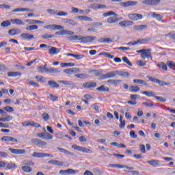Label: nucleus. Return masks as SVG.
I'll list each match as a JSON object with an SVG mask.
<instances>
[{
    "label": "nucleus",
    "instance_id": "de8ad7c7",
    "mask_svg": "<svg viewBox=\"0 0 175 175\" xmlns=\"http://www.w3.org/2000/svg\"><path fill=\"white\" fill-rule=\"evenodd\" d=\"M39 27L36 25H29L26 27V30L27 31H35V29H38Z\"/></svg>",
    "mask_w": 175,
    "mask_h": 175
},
{
    "label": "nucleus",
    "instance_id": "09e8293b",
    "mask_svg": "<svg viewBox=\"0 0 175 175\" xmlns=\"http://www.w3.org/2000/svg\"><path fill=\"white\" fill-rule=\"evenodd\" d=\"M58 151L63 152L64 154H68V155H73V153L69 152L68 150H66L62 148H57Z\"/></svg>",
    "mask_w": 175,
    "mask_h": 175
},
{
    "label": "nucleus",
    "instance_id": "680f3d73",
    "mask_svg": "<svg viewBox=\"0 0 175 175\" xmlns=\"http://www.w3.org/2000/svg\"><path fill=\"white\" fill-rule=\"evenodd\" d=\"M139 98H140V96L139 94L130 95V99H131V100H136V99H139Z\"/></svg>",
    "mask_w": 175,
    "mask_h": 175
},
{
    "label": "nucleus",
    "instance_id": "39448f33",
    "mask_svg": "<svg viewBox=\"0 0 175 175\" xmlns=\"http://www.w3.org/2000/svg\"><path fill=\"white\" fill-rule=\"evenodd\" d=\"M72 148L76 150V151H79L80 152H85L86 154H92L93 151L91 150V147L85 148L83 146H80L77 144L72 145Z\"/></svg>",
    "mask_w": 175,
    "mask_h": 175
},
{
    "label": "nucleus",
    "instance_id": "393cba45",
    "mask_svg": "<svg viewBox=\"0 0 175 175\" xmlns=\"http://www.w3.org/2000/svg\"><path fill=\"white\" fill-rule=\"evenodd\" d=\"M38 70L40 73H48L49 68L47 64H44V66H39Z\"/></svg>",
    "mask_w": 175,
    "mask_h": 175
},
{
    "label": "nucleus",
    "instance_id": "f8f14e48",
    "mask_svg": "<svg viewBox=\"0 0 175 175\" xmlns=\"http://www.w3.org/2000/svg\"><path fill=\"white\" fill-rule=\"evenodd\" d=\"M128 17L132 21H137V20H142L143 18V15L142 14H129Z\"/></svg>",
    "mask_w": 175,
    "mask_h": 175
},
{
    "label": "nucleus",
    "instance_id": "37998d69",
    "mask_svg": "<svg viewBox=\"0 0 175 175\" xmlns=\"http://www.w3.org/2000/svg\"><path fill=\"white\" fill-rule=\"evenodd\" d=\"M90 73H92V75H94V76H101L102 73H103V70H92L90 71Z\"/></svg>",
    "mask_w": 175,
    "mask_h": 175
},
{
    "label": "nucleus",
    "instance_id": "a19ab883",
    "mask_svg": "<svg viewBox=\"0 0 175 175\" xmlns=\"http://www.w3.org/2000/svg\"><path fill=\"white\" fill-rule=\"evenodd\" d=\"M161 161L159 160H149L147 161L148 163H149V165H151L152 166L157 165V166H159V163Z\"/></svg>",
    "mask_w": 175,
    "mask_h": 175
},
{
    "label": "nucleus",
    "instance_id": "0eeeda50",
    "mask_svg": "<svg viewBox=\"0 0 175 175\" xmlns=\"http://www.w3.org/2000/svg\"><path fill=\"white\" fill-rule=\"evenodd\" d=\"M37 137L42 138L44 140H53V139L54 138V136H53V135L47 132H44V133H38Z\"/></svg>",
    "mask_w": 175,
    "mask_h": 175
},
{
    "label": "nucleus",
    "instance_id": "bf43d9fd",
    "mask_svg": "<svg viewBox=\"0 0 175 175\" xmlns=\"http://www.w3.org/2000/svg\"><path fill=\"white\" fill-rule=\"evenodd\" d=\"M42 117L44 121H47L48 120H50V116L46 112L42 114Z\"/></svg>",
    "mask_w": 175,
    "mask_h": 175
},
{
    "label": "nucleus",
    "instance_id": "69168bd1",
    "mask_svg": "<svg viewBox=\"0 0 175 175\" xmlns=\"http://www.w3.org/2000/svg\"><path fill=\"white\" fill-rule=\"evenodd\" d=\"M154 98L157 99V100H159V102H163V103L166 102V98H164L162 96H154Z\"/></svg>",
    "mask_w": 175,
    "mask_h": 175
},
{
    "label": "nucleus",
    "instance_id": "864d4df0",
    "mask_svg": "<svg viewBox=\"0 0 175 175\" xmlns=\"http://www.w3.org/2000/svg\"><path fill=\"white\" fill-rule=\"evenodd\" d=\"M5 111H7V113H13L14 111V108L10 107V106H6L4 107Z\"/></svg>",
    "mask_w": 175,
    "mask_h": 175
},
{
    "label": "nucleus",
    "instance_id": "f257e3e1",
    "mask_svg": "<svg viewBox=\"0 0 175 175\" xmlns=\"http://www.w3.org/2000/svg\"><path fill=\"white\" fill-rule=\"evenodd\" d=\"M70 36L67 37V40L70 42H75V43H90V42H94L96 38L92 36H73L70 35Z\"/></svg>",
    "mask_w": 175,
    "mask_h": 175
},
{
    "label": "nucleus",
    "instance_id": "a211bd4d",
    "mask_svg": "<svg viewBox=\"0 0 175 175\" xmlns=\"http://www.w3.org/2000/svg\"><path fill=\"white\" fill-rule=\"evenodd\" d=\"M83 88L90 89V88H95L96 87V82H86L83 83Z\"/></svg>",
    "mask_w": 175,
    "mask_h": 175
},
{
    "label": "nucleus",
    "instance_id": "49530a36",
    "mask_svg": "<svg viewBox=\"0 0 175 175\" xmlns=\"http://www.w3.org/2000/svg\"><path fill=\"white\" fill-rule=\"evenodd\" d=\"M78 18L83 21H92V18L86 16H79Z\"/></svg>",
    "mask_w": 175,
    "mask_h": 175
},
{
    "label": "nucleus",
    "instance_id": "f03ea898",
    "mask_svg": "<svg viewBox=\"0 0 175 175\" xmlns=\"http://www.w3.org/2000/svg\"><path fill=\"white\" fill-rule=\"evenodd\" d=\"M51 29L53 31H55V29H62L59 31H57L55 33V35H59L61 36H63L64 35H75V32L72 31L70 30H65L64 29V27L59 25H51Z\"/></svg>",
    "mask_w": 175,
    "mask_h": 175
},
{
    "label": "nucleus",
    "instance_id": "4c0bfd02",
    "mask_svg": "<svg viewBox=\"0 0 175 175\" xmlns=\"http://www.w3.org/2000/svg\"><path fill=\"white\" fill-rule=\"evenodd\" d=\"M151 16H153L154 18H156L157 21H162V16L159 14H157L155 12H152Z\"/></svg>",
    "mask_w": 175,
    "mask_h": 175
},
{
    "label": "nucleus",
    "instance_id": "603ef678",
    "mask_svg": "<svg viewBox=\"0 0 175 175\" xmlns=\"http://www.w3.org/2000/svg\"><path fill=\"white\" fill-rule=\"evenodd\" d=\"M75 77L77 79H87L88 75L87 74H75Z\"/></svg>",
    "mask_w": 175,
    "mask_h": 175
},
{
    "label": "nucleus",
    "instance_id": "72a5a7b5",
    "mask_svg": "<svg viewBox=\"0 0 175 175\" xmlns=\"http://www.w3.org/2000/svg\"><path fill=\"white\" fill-rule=\"evenodd\" d=\"M6 170H10V169H16L17 167V165H16V163H12V161L6 164Z\"/></svg>",
    "mask_w": 175,
    "mask_h": 175
},
{
    "label": "nucleus",
    "instance_id": "1a4fd4ad",
    "mask_svg": "<svg viewBox=\"0 0 175 175\" xmlns=\"http://www.w3.org/2000/svg\"><path fill=\"white\" fill-rule=\"evenodd\" d=\"M148 80H150V81H152V83H156V84H159V85H169L170 83H165L163 81H161L157 78H153L152 77H147Z\"/></svg>",
    "mask_w": 175,
    "mask_h": 175
},
{
    "label": "nucleus",
    "instance_id": "dca6fc26",
    "mask_svg": "<svg viewBox=\"0 0 175 175\" xmlns=\"http://www.w3.org/2000/svg\"><path fill=\"white\" fill-rule=\"evenodd\" d=\"M76 173H79V171L73 169L59 171V174H76Z\"/></svg>",
    "mask_w": 175,
    "mask_h": 175
},
{
    "label": "nucleus",
    "instance_id": "c756f323",
    "mask_svg": "<svg viewBox=\"0 0 175 175\" xmlns=\"http://www.w3.org/2000/svg\"><path fill=\"white\" fill-rule=\"evenodd\" d=\"M96 90V91H99L100 92H108L109 89L108 87L102 85L101 86L97 88Z\"/></svg>",
    "mask_w": 175,
    "mask_h": 175
},
{
    "label": "nucleus",
    "instance_id": "5701e85b",
    "mask_svg": "<svg viewBox=\"0 0 175 175\" xmlns=\"http://www.w3.org/2000/svg\"><path fill=\"white\" fill-rule=\"evenodd\" d=\"M21 31L19 29H11L8 31V35L10 36H14V35H18Z\"/></svg>",
    "mask_w": 175,
    "mask_h": 175
},
{
    "label": "nucleus",
    "instance_id": "ddd939ff",
    "mask_svg": "<svg viewBox=\"0 0 175 175\" xmlns=\"http://www.w3.org/2000/svg\"><path fill=\"white\" fill-rule=\"evenodd\" d=\"M8 150L12 154H15L16 155H21V154H25L26 152V150L24 149H14L10 148Z\"/></svg>",
    "mask_w": 175,
    "mask_h": 175
},
{
    "label": "nucleus",
    "instance_id": "20e7f679",
    "mask_svg": "<svg viewBox=\"0 0 175 175\" xmlns=\"http://www.w3.org/2000/svg\"><path fill=\"white\" fill-rule=\"evenodd\" d=\"M136 53L141 54L140 55L142 59H146V58H150V59H152V56H151V49H140L136 51Z\"/></svg>",
    "mask_w": 175,
    "mask_h": 175
},
{
    "label": "nucleus",
    "instance_id": "ea45409f",
    "mask_svg": "<svg viewBox=\"0 0 175 175\" xmlns=\"http://www.w3.org/2000/svg\"><path fill=\"white\" fill-rule=\"evenodd\" d=\"M29 8H16L12 10V13H17L18 12H30Z\"/></svg>",
    "mask_w": 175,
    "mask_h": 175
},
{
    "label": "nucleus",
    "instance_id": "bb28decb",
    "mask_svg": "<svg viewBox=\"0 0 175 175\" xmlns=\"http://www.w3.org/2000/svg\"><path fill=\"white\" fill-rule=\"evenodd\" d=\"M92 9H106V5L94 3L91 5Z\"/></svg>",
    "mask_w": 175,
    "mask_h": 175
},
{
    "label": "nucleus",
    "instance_id": "6e6d98bb",
    "mask_svg": "<svg viewBox=\"0 0 175 175\" xmlns=\"http://www.w3.org/2000/svg\"><path fill=\"white\" fill-rule=\"evenodd\" d=\"M42 39H52L53 38H55L54 34H44L42 36Z\"/></svg>",
    "mask_w": 175,
    "mask_h": 175
},
{
    "label": "nucleus",
    "instance_id": "2f4dec72",
    "mask_svg": "<svg viewBox=\"0 0 175 175\" xmlns=\"http://www.w3.org/2000/svg\"><path fill=\"white\" fill-rule=\"evenodd\" d=\"M122 81L120 79H109L107 81V83H109V84H111V85H118V84H120Z\"/></svg>",
    "mask_w": 175,
    "mask_h": 175
},
{
    "label": "nucleus",
    "instance_id": "8fccbe9b",
    "mask_svg": "<svg viewBox=\"0 0 175 175\" xmlns=\"http://www.w3.org/2000/svg\"><path fill=\"white\" fill-rule=\"evenodd\" d=\"M167 64L163 63V62H161V64H157V66L158 68H160L161 69H163V70H167Z\"/></svg>",
    "mask_w": 175,
    "mask_h": 175
},
{
    "label": "nucleus",
    "instance_id": "5fc2aeb1",
    "mask_svg": "<svg viewBox=\"0 0 175 175\" xmlns=\"http://www.w3.org/2000/svg\"><path fill=\"white\" fill-rule=\"evenodd\" d=\"M100 43H109L113 42V40L109 38H104L100 40Z\"/></svg>",
    "mask_w": 175,
    "mask_h": 175
},
{
    "label": "nucleus",
    "instance_id": "412c9836",
    "mask_svg": "<svg viewBox=\"0 0 175 175\" xmlns=\"http://www.w3.org/2000/svg\"><path fill=\"white\" fill-rule=\"evenodd\" d=\"M49 165H54L55 166H64V163L58 160H50L48 161Z\"/></svg>",
    "mask_w": 175,
    "mask_h": 175
},
{
    "label": "nucleus",
    "instance_id": "a18cd8bd",
    "mask_svg": "<svg viewBox=\"0 0 175 175\" xmlns=\"http://www.w3.org/2000/svg\"><path fill=\"white\" fill-rule=\"evenodd\" d=\"M13 120V116H8L5 118H0V121H3V122H9V121H12Z\"/></svg>",
    "mask_w": 175,
    "mask_h": 175
},
{
    "label": "nucleus",
    "instance_id": "4d7b16f0",
    "mask_svg": "<svg viewBox=\"0 0 175 175\" xmlns=\"http://www.w3.org/2000/svg\"><path fill=\"white\" fill-rule=\"evenodd\" d=\"M166 65L170 68V69H173V68L175 67V63L172 61H167L166 63Z\"/></svg>",
    "mask_w": 175,
    "mask_h": 175
},
{
    "label": "nucleus",
    "instance_id": "423d86ee",
    "mask_svg": "<svg viewBox=\"0 0 175 175\" xmlns=\"http://www.w3.org/2000/svg\"><path fill=\"white\" fill-rule=\"evenodd\" d=\"M118 76V70L111 71L105 75H102L100 76V80H106L107 79H113Z\"/></svg>",
    "mask_w": 175,
    "mask_h": 175
},
{
    "label": "nucleus",
    "instance_id": "774afa93",
    "mask_svg": "<svg viewBox=\"0 0 175 175\" xmlns=\"http://www.w3.org/2000/svg\"><path fill=\"white\" fill-rule=\"evenodd\" d=\"M137 65H138V66H146V62H143L142 60H138V61H137Z\"/></svg>",
    "mask_w": 175,
    "mask_h": 175
},
{
    "label": "nucleus",
    "instance_id": "b1692460",
    "mask_svg": "<svg viewBox=\"0 0 175 175\" xmlns=\"http://www.w3.org/2000/svg\"><path fill=\"white\" fill-rule=\"evenodd\" d=\"M59 53V49L55 48L54 46H51V49L49 51V53L53 55H55Z\"/></svg>",
    "mask_w": 175,
    "mask_h": 175
},
{
    "label": "nucleus",
    "instance_id": "c9c22d12",
    "mask_svg": "<svg viewBox=\"0 0 175 175\" xmlns=\"http://www.w3.org/2000/svg\"><path fill=\"white\" fill-rule=\"evenodd\" d=\"M143 95H146V96L155 98V93L151 91H144L142 92Z\"/></svg>",
    "mask_w": 175,
    "mask_h": 175
},
{
    "label": "nucleus",
    "instance_id": "f704fd0d",
    "mask_svg": "<svg viewBox=\"0 0 175 175\" xmlns=\"http://www.w3.org/2000/svg\"><path fill=\"white\" fill-rule=\"evenodd\" d=\"M10 21L12 24H16V25H23L24 24L21 19L18 18L10 19Z\"/></svg>",
    "mask_w": 175,
    "mask_h": 175
},
{
    "label": "nucleus",
    "instance_id": "6e6552de",
    "mask_svg": "<svg viewBox=\"0 0 175 175\" xmlns=\"http://www.w3.org/2000/svg\"><path fill=\"white\" fill-rule=\"evenodd\" d=\"M32 143L35 144V146H37V147H44L47 146V142L40 140L38 138H33L31 139Z\"/></svg>",
    "mask_w": 175,
    "mask_h": 175
},
{
    "label": "nucleus",
    "instance_id": "7c9ffc66",
    "mask_svg": "<svg viewBox=\"0 0 175 175\" xmlns=\"http://www.w3.org/2000/svg\"><path fill=\"white\" fill-rule=\"evenodd\" d=\"M26 23H29V24H44V22L36 19L27 20Z\"/></svg>",
    "mask_w": 175,
    "mask_h": 175
},
{
    "label": "nucleus",
    "instance_id": "c85d7f7f",
    "mask_svg": "<svg viewBox=\"0 0 175 175\" xmlns=\"http://www.w3.org/2000/svg\"><path fill=\"white\" fill-rule=\"evenodd\" d=\"M140 91V87L131 85L129 88V92H139Z\"/></svg>",
    "mask_w": 175,
    "mask_h": 175
},
{
    "label": "nucleus",
    "instance_id": "cd10ccee",
    "mask_svg": "<svg viewBox=\"0 0 175 175\" xmlns=\"http://www.w3.org/2000/svg\"><path fill=\"white\" fill-rule=\"evenodd\" d=\"M8 77H18L21 76V72H8Z\"/></svg>",
    "mask_w": 175,
    "mask_h": 175
},
{
    "label": "nucleus",
    "instance_id": "13d9d810",
    "mask_svg": "<svg viewBox=\"0 0 175 175\" xmlns=\"http://www.w3.org/2000/svg\"><path fill=\"white\" fill-rule=\"evenodd\" d=\"M103 55L104 57H106L107 58H109V59H113V58H114V55H112L111 54L107 52L103 53Z\"/></svg>",
    "mask_w": 175,
    "mask_h": 175
},
{
    "label": "nucleus",
    "instance_id": "4be33fe9",
    "mask_svg": "<svg viewBox=\"0 0 175 175\" xmlns=\"http://www.w3.org/2000/svg\"><path fill=\"white\" fill-rule=\"evenodd\" d=\"M133 84H141L142 85H146V87H148V83L143 79H133Z\"/></svg>",
    "mask_w": 175,
    "mask_h": 175
},
{
    "label": "nucleus",
    "instance_id": "aec40b11",
    "mask_svg": "<svg viewBox=\"0 0 175 175\" xmlns=\"http://www.w3.org/2000/svg\"><path fill=\"white\" fill-rule=\"evenodd\" d=\"M120 27H131L133 25V22L131 21H122L119 23Z\"/></svg>",
    "mask_w": 175,
    "mask_h": 175
},
{
    "label": "nucleus",
    "instance_id": "6ab92c4d",
    "mask_svg": "<svg viewBox=\"0 0 175 175\" xmlns=\"http://www.w3.org/2000/svg\"><path fill=\"white\" fill-rule=\"evenodd\" d=\"M21 38L24 39L25 40H32L35 37L32 34H29L28 33H23L21 35Z\"/></svg>",
    "mask_w": 175,
    "mask_h": 175
},
{
    "label": "nucleus",
    "instance_id": "9b49d317",
    "mask_svg": "<svg viewBox=\"0 0 175 175\" xmlns=\"http://www.w3.org/2000/svg\"><path fill=\"white\" fill-rule=\"evenodd\" d=\"M31 157H33V158H45L46 157H50L51 158H53V156L51 155L49 153L34 152L33 154H31Z\"/></svg>",
    "mask_w": 175,
    "mask_h": 175
},
{
    "label": "nucleus",
    "instance_id": "e433bc0d",
    "mask_svg": "<svg viewBox=\"0 0 175 175\" xmlns=\"http://www.w3.org/2000/svg\"><path fill=\"white\" fill-rule=\"evenodd\" d=\"M146 28H147L146 25H135L134 27L135 31H143V29H146Z\"/></svg>",
    "mask_w": 175,
    "mask_h": 175
},
{
    "label": "nucleus",
    "instance_id": "9d476101",
    "mask_svg": "<svg viewBox=\"0 0 175 175\" xmlns=\"http://www.w3.org/2000/svg\"><path fill=\"white\" fill-rule=\"evenodd\" d=\"M142 3L148 6H157V5L161 3V0H144Z\"/></svg>",
    "mask_w": 175,
    "mask_h": 175
},
{
    "label": "nucleus",
    "instance_id": "4468645a",
    "mask_svg": "<svg viewBox=\"0 0 175 175\" xmlns=\"http://www.w3.org/2000/svg\"><path fill=\"white\" fill-rule=\"evenodd\" d=\"M110 167H116L118 169H128L129 170H133V167L125 166L120 164H110Z\"/></svg>",
    "mask_w": 175,
    "mask_h": 175
},
{
    "label": "nucleus",
    "instance_id": "f3484780",
    "mask_svg": "<svg viewBox=\"0 0 175 175\" xmlns=\"http://www.w3.org/2000/svg\"><path fill=\"white\" fill-rule=\"evenodd\" d=\"M135 5H137V1H132L122 2L120 3V5L122 6L123 8H128V6H135Z\"/></svg>",
    "mask_w": 175,
    "mask_h": 175
},
{
    "label": "nucleus",
    "instance_id": "58836bf2",
    "mask_svg": "<svg viewBox=\"0 0 175 175\" xmlns=\"http://www.w3.org/2000/svg\"><path fill=\"white\" fill-rule=\"evenodd\" d=\"M12 25V21L10 20L4 21L1 23V26L3 27H10Z\"/></svg>",
    "mask_w": 175,
    "mask_h": 175
},
{
    "label": "nucleus",
    "instance_id": "2eb2a0df",
    "mask_svg": "<svg viewBox=\"0 0 175 175\" xmlns=\"http://www.w3.org/2000/svg\"><path fill=\"white\" fill-rule=\"evenodd\" d=\"M1 142H12V143H18L16 138L10 136H3L1 137Z\"/></svg>",
    "mask_w": 175,
    "mask_h": 175
},
{
    "label": "nucleus",
    "instance_id": "3c124183",
    "mask_svg": "<svg viewBox=\"0 0 175 175\" xmlns=\"http://www.w3.org/2000/svg\"><path fill=\"white\" fill-rule=\"evenodd\" d=\"M61 71L58 68H48V73H59Z\"/></svg>",
    "mask_w": 175,
    "mask_h": 175
},
{
    "label": "nucleus",
    "instance_id": "473e14b6",
    "mask_svg": "<svg viewBox=\"0 0 175 175\" xmlns=\"http://www.w3.org/2000/svg\"><path fill=\"white\" fill-rule=\"evenodd\" d=\"M110 146H113L114 147H118V148H126V146L123 144H118V142H111Z\"/></svg>",
    "mask_w": 175,
    "mask_h": 175
},
{
    "label": "nucleus",
    "instance_id": "7ed1b4c3",
    "mask_svg": "<svg viewBox=\"0 0 175 175\" xmlns=\"http://www.w3.org/2000/svg\"><path fill=\"white\" fill-rule=\"evenodd\" d=\"M103 17H109V16H114L109 17L107 20V23L108 24H113L114 23H117L118 21V18H116L118 16L117 13H115L114 11H109L108 12H105L103 14Z\"/></svg>",
    "mask_w": 175,
    "mask_h": 175
},
{
    "label": "nucleus",
    "instance_id": "e2e57ef3",
    "mask_svg": "<svg viewBox=\"0 0 175 175\" xmlns=\"http://www.w3.org/2000/svg\"><path fill=\"white\" fill-rule=\"evenodd\" d=\"M49 96H50L51 100H52L53 102H56V100H58V96H57L50 94Z\"/></svg>",
    "mask_w": 175,
    "mask_h": 175
},
{
    "label": "nucleus",
    "instance_id": "0e129e2a",
    "mask_svg": "<svg viewBox=\"0 0 175 175\" xmlns=\"http://www.w3.org/2000/svg\"><path fill=\"white\" fill-rule=\"evenodd\" d=\"M139 151H141V152L142 154H146V146L143 144H140L139 145Z\"/></svg>",
    "mask_w": 175,
    "mask_h": 175
},
{
    "label": "nucleus",
    "instance_id": "a878e982",
    "mask_svg": "<svg viewBox=\"0 0 175 175\" xmlns=\"http://www.w3.org/2000/svg\"><path fill=\"white\" fill-rule=\"evenodd\" d=\"M48 85L51 87V88H59V85L55 82V81H49Z\"/></svg>",
    "mask_w": 175,
    "mask_h": 175
},
{
    "label": "nucleus",
    "instance_id": "052dcab7",
    "mask_svg": "<svg viewBox=\"0 0 175 175\" xmlns=\"http://www.w3.org/2000/svg\"><path fill=\"white\" fill-rule=\"evenodd\" d=\"M123 62H125V64H127V65H129V66H132V63H131V62L129 61V59H128V57H123L122 58Z\"/></svg>",
    "mask_w": 175,
    "mask_h": 175
},
{
    "label": "nucleus",
    "instance_id": "338daca9",
    "mask_svg": "<svg viewBox=\"0 0 175 175\" xmlns=\"http://www.w3.org/2000/svg\"><path fill=\"white\" fill-rule=\"evenodd\" d=\"M22 125H23V126H31V120L25 121V122H22Z\"/></svg>",
    "mask_w": 175,
    "mask_h": 175
},
{
    "label": "nucleus",
    "instance_id": "79ce46f5",
    "mask_svg": "<svg viewBox=\"0 0 175 175\" xmlns=\"http://www.w3.org/2000/svg\"><path fill=\"white\" fill-rule=\"evenodd\" d=\"M118 76H121L122 77H128L129 76V72L118 70Z\"/></svg>",
    "mask_w": 175,
    "mask_h": 175
},
{
    "label": "nucleus",
    "instance_id": "c03bdc74",
    "mask_svg": "<svg viewBox=\"0 0 175 175\" xmlns=\"http://www.w3.org/2000/svg\"><path fill=\"white\" fill-rule=\"evenodd\" d=\"M21 169L25 173H31V172H32V167L29 166H23L21 167Z\"/></svg>",
    "mask_w": 175,
    "mask_h": 175
}]
</instances>
